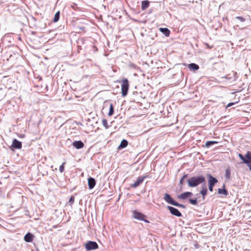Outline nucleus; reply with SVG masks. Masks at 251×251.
I'll use <instances>...</instances> for the list:
<instances>
[{
    "instance_id": "3",
    "label": "nucleus",
    "mask_w": 251,
    "mask_h": 251,
    "mask_svg": "<svg viewBox=\"0 0 251 251\" xmlns=\"http://www.w3.org/2000/svg\"><path fill=\"white\" fill-rule=\"evenodd\" d=\"M121 82L122 95L123 97H125L127 95L129 89V85L128 81L127 79L126 78L123 79Z\"/></svg>"
},
{
    "instance_id": "20",
    "label": "nucleus",
    "mask_w": 251,
    "mask_h": 251,
    "mask_svg": "<svg viewBox=\"0 0 251 251\" xmlns=\"http://www.w3.org/2000/svg\"><path fill=\"white\" fill-rule=\"evenodd\" d=\"M218 192L220 194H223L225 196H226L228 194V192L227 190H226L225 188L224 189H219L218 190Z\"/></svg>"
},
{
    "instance_id": "5",
    "label": "nucleus",
    "mask_w": 251,
    "mask_h": 251,
    "mask_svg": "<svg viewBox=\"0 0 251 251\" xmlns=\"http://www.w3.org/2000/svg\"><path fill=\"white\" fill-rule=\"evenodd\" d=\"M133 216L134 218L138 220L144 221L147 223H150V221L146 219L147 217L145 215L138 212L137 210H135L133 212Z\"/></svg>"
},
{
    "instance_id": "2",
    "label": "nucleus",
    "mask_w": 251,
    "mask_h": 251,
    "mask_svg": "<svg viewBox=\"0 0 251 251\" xmlns=\"http://www.w3.org/2000/svg\"><path fill=\"white\" fill-rule=\"evenodd\" d=\"M239 157L243 161V163L247 164L251 171V152L248 151L245 155V157L241 153L238 154Z\"/></svg>"
},
{
    "instance_id": "14",
    "label": "nucleus",
    "mask_w": 251,
    "mask_h": 251,
    "mask_svg": "<svg viewBox=\"0 0 251 251\" xmlns=\"http://www.w3.org/2000/svg\"><path fill=\"white\" fill-rule=\"evenodd\" d=\"M89 188L90 189H93L96 185V181L94 178L90 177L88 180Z\"/></svg>"
},
{
    "instance_id": "22",
    "label": "nucleus",
    "mask_w": 251,
    "mask_h": 251,
    "mask_svg": "<svg viewBox=\"0 0 251 251\" xmlns=\"http://www.w3.org/2000/svg\"><path fill=\"white\" fill-rule=\"evenodd\" d=\"M59 16H60V12L58 11L55 13V14L54 15L53 21L55 23L57 22L59 20Z\"/></svg>"
},
{
    "instance_id": "19",
    "label": "nucleus",
    "mask_w": 251,
    "mask_h": 251,
    "mask_svg": "<svg viewBox=\"0 0 251 251\" xmlns=\"http://www.w3.org/2000/svg\"><path fill=\"white\" fill-rule=\"evenodd\" d=\"M188 68L190 70H198L199 69V66L195 63H191L188 65Z\"/></svg>"
},
{
    "instance_id": "7",
    "label": "nucleus",
    "mask_w": 251,
    "mask_h": 251,
    "mask_svg": "<svg viewBox=\"0 0 251 251\" xmlns=\"http://www.w3.org/2000/svg\"><path fill=\"white\" fill-rule=\"evenodd\" d=\"M146 178V176H139L136 180L132 184H131V187L132 188H137L141 184H142L144 181V180Z\"/></svg>"
},
{
    "instance_id": "25",
    "label": "nucleus",
    "mask_w": 251,
    "mask_h": 251,
    "mask_svg": "<svg viewBox=\"0 0 251 251\" xmlns=\"http://www.w3.org/2000/svg\"><path fill=\"white\" fill-rule=\"evenodd\" d=\"M188 176V175L187 174H185L184 175L183 177L180 179V181H179V184L180 185H183V184L184 183V179L185 178L187 177Z\"/></svg>"
},
{
    "instance_id": "4",
    "label": "nucleus",
    "mask_w": 251,
    "mask_h": 251,
    "mask_svg": "<svg viewBox=\"0 0 251 251\" xmlns=\"http://www.w3.org/2000/svg\"><path fill=\"white\" fill-rule=\"evenodd\" d=\"M164 200L168 203L171 204L176 206L184 207V206L181 204H179L176 201H175L168 194H165L164 195Z\"/></svg>"
},
{
    "instance_id": "12",
    "label": "nucleus",
    "mask_w": 251,
    "mask_h": 251,
    "mask_svg": "<svg viewBox=\"0 0 251 251\" xmlns=\"http://www.w3.org/2000/svg\"><path fill=\"white\" fill-rule=\"evenodd\" d=\"M73 145L77 149H80L84 146V145L81 141H75L73 143Z\"/></svg>"
},
{
    "instance_id": "24",
    "label": "nucleus",
    "mask_w": 251,
    "mask_h": 251,
    "mask_svg": "<svg viewBox=\"0 0 251 251\" xmlns=\"http://www.w3.org/2000/svg\"><path fill=\"white\" fill-rule=\"evenodd\" d=\"M102 125L104 126V127L106 129L108 128L109 126L108 125L107 121V120L105 119H102Z\"/></svg>"
},
{
    "instance_id": "15",
    "label": "nucleus",
    "mask_w": 251,
    "mask_h": 251,
    "mask_svg": "<svg viewBox=\"0 0 251 251\" xmlns=\"http://www.w3.org/2000/svg\"><path fill=\"white\" fill-rule=\"evenodd\" d=\"M150 2L148 0H143L141 3V9L143 10L146 9L149 7Z\"/></svg>"
},
{
    "instance_id": "23",
    "label": "nucleus",
    "mask_w": 251,
    "mask_h": 251,
    "mask_svg": "<svg viewBox=\"0 0 251 251\" xmlns=\"http://www.w3.org/2000/svg\"><path fill=\"white\" fill-rule=\"evenodd\" d=\"M114 113V107L112 104H110L109 111L108 113V116H111Z\"/></svg>"
},
{
    "instance_id": "6",
    "label": "nucleus",
    "mask_w": 251,
    "mask_h": 251,
    "mask_svg": "<svg viewBox=\"0 0 251 251\" xmlns=\"http://www.w3.org/2000/svg\"><path fill=\"white\" fill-rule=\"evenodd\" d=\"M85 247L87 251L96 250L99 248L98 244L94 241H88L86 243Z\"/></svg>"
},
{
    "instance_id": "8",
    "label": "nucleus",
    "mask_w": 251,
    "mask_h": 251,
    "mask_svg": "<svg viewBox=\"0 0 251 251\" xmlns=\"http://www.w3.org/2000/svg\"><path fill=\"white\" fill-rule=\"evenodd\" d=\"M217 181V179L210 175L208 180L209 190L210 191H213V187Z\"/></svg>"
},
{
    "instance_id": "30",
    "label": "nucleus",
    "mask_w": 251,
    "mask_h": 251,
    "mask_svg": "<svg viewBox=\"0 0 251 251\" xmlns=\"http://www.w3.org/2000/svg\"><path fill=\"white\" fill-rule=\"evenodd\" d=\"M236 19L239 20L241 22H243L245 21V18H244L243 17H240V16H238L236 17Z\"/></svg>"
},
{
    "instance_id": "32",
    "label": "nucleus",
    "mask_w": 251,
    "mask_h": 251,
    "mask_svg": "<svg viewBox=\"0 0 251 251\" xmlns=\"http://www.w3.org/2000/svg\"><path fill=\"white\" fill-rule=\"evenodd\" d=\"M205 45L208 48L211 49L212 48V47H210L208 44H206Z\"/></svg>"
},
{
    "instance_id": "29",
    "label": "nucleus",
    "mask_w": 251,
    "mask_h": 251,
    "mask_svg": "<svg viewBox=\"0 0 251 251\" xmlns=\"http://www.w3.org/2000/svg\"><path fill=\"white\" fill-rule=\"evenodd\" d=\"M75 201V198L74 196H71L69 199V202L70 203L71 205H72Z\"/></svg>"
},
{
    "instance_id": "9",
    "label": "nucleus",
    "mask_w": 251,
    "mask_h": 251,
    "mask_svg": "<svg viewBox=\"0 0 251 251\" xmlns=\"http://www.w3.org/2000/svg\"><path fill=\"white\" fill-rule=\"evenodd\" d=\"M167 208L170 210L172 214L177 217H181L182 216L181 213L176 208L170 206H168Z\"/></svg>"
},
{
    "instance_id": "17",
    "label": "nucleus",
    "mask_w": 251,
    "mask_h": 251,
    "mask_svg": "<svg viewBox=\"0 0 251 251\" xmlns=\"http://www.w3.org/2000/svg\"><path fill=\"white\" fill-rule=\"evenodd\" d=\"M207 189L205 185H202L200 193L202 195L203 199H204L205 195L207 194Z\"/></svg>"
},
{
    "instance_id": "11",
    "label": "nucleus",
    "mask_w": 251,
    "mask_h": 251,
    "mask_svg": "<svg viewBox=\"0 0 251 251\" xmlns=\"http://www.w3.org/2000/svg\"><path fill=\"white\" fill-rule=\"evenodd\" d=\"M12 147L15 149H21L22 147V144L21 142L15 139L13 141Z\"/></svg>"
},
{
    "instance_id": "31",
    "label": "nucleus",
    "mask_w": 251,
    "mask_h": 251,
    "mask_svg": "<svg viewBox=\"0 0 251 251\" xmlns=\"http://www.w3.org/2000/svg\"><path fill=\"white\" fill-rule=\"evenodd\" d=\"M234 104V103L233 102H230V103H229L227 105V107H230L232 105H233Z\"/></svg>"
},
{
    "instance_id": "26",
    "label": "nucleus",
    "mask_w": 251,
    "mask_h": 251,
    "mask_svg": "<svg viewBox=\"0 0 251 251\" xmlns=\"http://www.w3.org/2000/svg\"><path fill=\"white\" fill-rule=\"evenodd\" d=\"M189 201L190 203L193 205H196L197 204V199H189Z\"/></svg>"
},
{
    "instance_id": "10",
    "label": "nucleus",
    "mask_w": 251,
    "mask_h": 251,
    "mask_svg": "<svg viewBox=\"0 0 251 251\" xmlns=\"http://www.w3.org/2000/svg\"><path fill=\"white\" fill-rule=\"evenodd\" d=\"M193 195L192 192H186L181 194L180 195L177 196V198L181 200H185L187 198L190 197Z\"/></svg>"
},
{
    "instance_id": "13",
    "label": "nucleus",
    "mask_w": 251,
    "mask_h": 251,
    "mask_svg": "<svg viewBox=\"0 0 251 251\" xmlns=\"http://www.w3.org/2000/svg\"><path fill=\"white\" fill-rule=\"evenodd\" d=\"M34 236L30 233H27L24 237V240L26 242H31L33 241Z\"/></svg>"
},
{
    "instance_id": "28",
    "label": "nucleus",
    "mask_w": 251,
    "mask_h": 251,
    "mask_svg": "<svg viewBox=\"0 0 251 251\" xmlns=\"http://www.w3.org/2000/svg\"><path fill=\"white\" fill-rule=\"evenodd\" d=\"M66 164V162H63L62 164L59 167V171L61 173H62L64 171V165Z\"/></svg>"
},
{
    "instance_id": "21",
    "label": "nucleus",
    "mask_w": 251,
    "mask_h": 251,
    "mask_svg": "<svg viewBox=\"0 0 251 251\" xmlns=\"http://www.w3.org/2000/svg\"><path fill=\"white\" fill-rule=\"evenodd\" d=\"M217 143H218V142H217V141H207V142H206L205 146L206 148H209L210 146H211L212 145H214V144H217Z\"/></svg>"
},
{
    "instance_id": "16",
    "label": "nucleus",
    "mask_w": 251,
    "mask_h": 251,
    "mask_svg": "<svg viewBox=\"0 0 251 251\" xmlns=\"http://www.w3.org/2000/svg\"><path fill=\"white\" fill-rule=\"evenodd\" d=\"M159 30L167 37L170 35V31L167 28H160Z\"/></svg>"
},
{
    "instance_id": "27",
    "label": "nucleus",
    "mask_w": 251,
    "mask_h": 251,
    "mask_svg": "<svg viewBox=\"0 0 251 251\" xmlns=\"http://www.w3.org/2000/svg\"><path fill=\"white\" fill-rule=\"evenodd\" d=\"M230 176V171L229 169H226V177L229 179Z\"/></svg>"
},
{
    "instance_id": "18",
    "label": "nucleus",
    "mask_w": 251,
    "mask_h": 251,
    "mask_svg": "<svg viewBox=\"0 0 251 251\" xmlns=\"http://www.w3.org/2000/svg\"><path fill=\"white\" fill-rule=\"evenodd\" d=\"M128 145V142L126 140H123L119 146L118 147L119 149H123L126 148Z\"/></svg>"
},
{
    "instance_id": "1",
    "label": "nucleus",
    "mask_w": 251,
    "mask_h": 251,
    "mask_svg": "<svg viewBox=\"0 0 251 251\" xmlns=\"http://www.w3.org/2000/svg\"><path fill=\"white\" fill-rule=\"evenodd\" d=\"M205 182V179L203 176L192 177L188 179V186L191 187H196Z\"/></svg>"
}]
</instances>
